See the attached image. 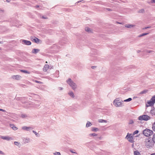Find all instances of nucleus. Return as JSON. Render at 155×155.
Returning <instances> with one entry per match:
<instances>
[{
    "instance_id": "obj_20",
    "label": "nucleus",
    "mask_w": 155,
    "mask_h": 155,
    "mask_svg": "<svg viewBox=\"0 0 155 155\" xmlns=\"http://www.w3.org/2000/svg\"><path fill=\"white\" fill-rule=\"evenodd\" d=\"M92 124L89 121H87L86 125V127H88L90 126H91L92 125Z\"/></svg>"
},
{
    "instance_id": "obj_38",
    "label": "nucleus",
    "mask_w": 155,
    "mask_h": 155,
    "mask_svg": "<svg viewBox=\"0 0 155 155\" xmlns=\"http://www.w3.org/2000/svg\"><path fill=\"white\" fill-rule=\"evenodd\" d=\"M152 128L153 130L155 131V122L153 124Z\"/></svg>"
},
{
    "instance_id": "obj_26",
    "label": "nucleus",
    "mask_w": 155,
    "mask_h": 155,
    "mask_svg": "<svg viewBox=\"0 0 155 155\" xmlns=\"http://www.w3.org/2000/svg\"><path fill=\"white\" fill-rule=\"evenodd\" d=\"M145 52L149 53H152V54L154 53V51H153L149 50H145Z\"/></svg>"
},
{
    "instance_id": "obj_46",
    "label": "nucleus",
    "mask_w": 155,
    "mask_h": 155,
    "mask_svg": "<svg viewBox=\"0 0 155 155\" xmlns=\"http://www.w3.org/2000/svg\"><path fill=\"white\" fill-rule=\"evenodd\" d=\"M0 111H2L4 112H6V110H5L2 109H0Z\"/></svg>"
},
{
    "instance_id": "obj_32",
    "label": "nucleus",
    "mask_w": 155,
    "mask_h": 155,
    "mask_svg": "<svg viewBox=\"0 0 155 155\" xmlns=\"http://www.w3.org/2000/svg\"><path fill=\"white\" fill-rule=\"evenodd\" d=\"M33 132L35 134V135L37 137H40V134H39L37 133L34 130H33Z\"/></svg>"
},
{
    "instance_id": "obj_42",
    "label": "nucleus",
    "mask_w": 155,
    "mask_h": 155,
    "mask_svg": "<svg viewBox=\"0 0 155 155\" xmlns=\"http://www.w3.org/2000/svg\"><path fill=\"white\" fill-rule=\"evenodd\" d=\"M139 132L138 130H136L134 131L133 133V135H135V134H137Z\"/></svg>"
},
{
    "instance_id": "obj_5",
    "label": "nucleus",
    "mask_w": 155,
    "mask_h": 155,
    "mask_svg": "<svg viewBox=\"0 0 155 155\" xmlns=\"http://www.w3.org/2000/svg\"><path fill=\"white\" fill-rule=\"evenodd\" d=\"M119 99V98H116L113 101V104L116 107H120L123 106L122 102Z\"/></svg>"
},
{
    "instance_id": "obj_57",
    "label": "nucleus",
    "mask_w": 155,
    "mask_h": 155,
    "mask_svg": "<svg viewBox=\"0 0 155 155\" xmlns=\"http://www.w3.org/2000/svg\"><path fill=\"white\" fill-rule=\"evenodd\" d=\"M39 7V6L38 5H37V6H36V7L37 8H38V7Z\"/></svg>"
},
{
    "instance_id": "obj_37",
    "label": "nucleus",
    "mask_w": 155,
    "mask_h": 155,
    "mask_svg": "<svg viewBox=\"0 0 155 155\" xmlns=\"http://www.w3.org/2000/svg\"><path fill=\"white\" fill-rule=\"evenodd\" d=\"M152 140L153 141L154 143H155V134L153 135Z\"/></svg>"
},
{
    "instance_id": "obj_36",
    "label": "nucleus",
    "mask_w": 155,
    "mask_h": 155,
    "mask_svg": "<svg viewBox=\"0 0 155 155\" xmlns=\"http://www.w3.org/2000/svg\"><path fill=\"white\" fill-rule=\"evenodd\" d=\"M138 12L140 13H143L144 12V10L143 9H141Z\"/></svg>"
},
{
    "instance_id": "obj_9",
    "label": "nucleus",
    "mask_w": 155,
    "mask_h": 155,
    "mask_svg": "<svg viewBox=\"0 0 155 155\" xmlns=\"http://www.w3.org/2000/svg\"><path fill=\"white\" fill-rule=\"evenodd\" d=\"M20 42L24 45H29V41L21 39L20 40Z\"/></svg>"
},
{
    "instance_id": "obj_33",
    "label": "nucleus",
    "mask_w": 155,
    "mask_h": 155,
    "mask_svg": "<svg viewBox=\"0 0 155 155\" xmlns=\"http://www.w3.org/2000/svg\"><path fill=\"white\" fill-rule=\"evenodd\" d=\"M150 100L153 103L155 102V95L153 96L151 99Z\"/></svg>"
},
{
    "instance_id": "obj_47",
    "label": "nucleus",
    "mask_w": 155,
    "mask_h": 155,
    "mask_svg": "<svg viewBox=\"0 0 155 155\" xmlns=\"http://www.w3.org/2000/svg\"><path fill=\"white\" fill-rule=\"evenodd\" d=\"M151 2L152 3H155V0H151Z\"/></svg>"
},
{
    "instance_id": "obj_52",
    "label": "nucleus",
    "mask_w": 155,
    "mask_h": 155,
    "mask_svg": "<svg viewBox=\"0 0 155 155\" xmlns=\"http://www.w3.org/2000/svg\"><path fill=\"white\" fill-rule=\"evenodd\" d=\"M140 51H140V50H137V53H139L140 52Z\"/></svg>"
},
{
    "instance_id": "obj_53",
    "label": "nucleus",
    "mask_w": 155,
    "mask_h": 155,
    "mask_svg": "<svg viewBox=\"0 0 155 155\" xmlns=\"http://www.w3.org/2000/svg\"><path fill=\"white\" fill-rule=\"evenodd\" d=\"M11 1V0H6V2H9Z\"/></svg>"
},
{
    "instance_id": "obj_4",
    "label": "nucleus",
    "mask_w": 155,
    "mask_h": 155,
    "mask_svg": "<svg viewBox=\"0 0 155 155\" xmlns=\"http://www.w3.org/2000/svg\"><path fill=\"white\" fill-rule=\"evenodd\" d=\"M143 133V135L146 137L150 136L153 133V132L152 130L148 129H146L144 130Z\"/></svg>"
},
{
    "instance_id": "obj_58",
    "label": "nucleus",
    "mask_w": 155,
    "mask_h": 155,
    "mask_svg": "<svg viewBox=\"0 0 155 155\" xmlns=\"http://www.w3.org/2000/svg\"><path fill=\"white\" fill-rule=\"evenodd\" d=\"M31 44V42L30 41V45Z\"/></svg>"
},
{
    "instance_id": "obj_45",
    "label": "nucleus",
    "mask_w": 155,
    "mask_h": 155,
    "mask_svg": "<svg viewBox=\"0 0 155 155\" xmlns=\"http://www.w3.org/2000/svg\"><path fill=\"white\" fill-rule=\"evenodd\" d=\"M102 139V137H97L96 138V140H101Z\"/></svg>"
},
{
    "instance_id": "obj_10",
    "label": "nucleus",
    "mask_w": 155,
    "mask_h": 155,
    "mask_svg": "<svg viewBox=\"0 0 155 155\" xmlns=\"http://www.w3.org/2000/svg\"><path fill=\"white\" fill-rule=\"evenodd\" d=\"M49 68V65L48 64H45L43 68V70L45 72L47 71Z\"/></svg>"
},
{
    "instance_id": "obj_44",
    "label": "nucleus",
    "mask_w": 155,
    "mask_h": 155,
    "mask_svg": "<svg viewBox=\"0 0 155 155\" xmlns=\"http://www.w3.org/2000/svg\"><path fill=\"white\" fill-rule=\"evenodd\" d=\"M35 82L37 83H39V84H42V82L40 81H38L35 80Z\"/></svg>"
},
{
    "instance_id": "obj_56",
    "label": "nucleus",
    "mask_w": 155,
    "mask_h": 155,
    "mask_svg": "<svg viewBox=\"0 0 155 155\" xmlns=\"http://www.w3.org/2000/svg\"><path fill=\"white\" fill-rule=\"evenodd\" d=\"M134 144H132V147H134Z\"/></svg>"
},
{
    "instance_id": "obj_51",
    "label": "nucleus",
    "mask_w": 155,
    "mask_h": 155,
    "mask_svg": "<svg viewBox=\"0 0 155 155\" xmlns=\"http://www.w3.org/2000/svg\"><path fill=\"white\" fill-rule=\"evenodd\" d=\"M107 10H108V11H111V9L110 8H107Z\"/></svg>"
},
{
    "instance_id": "obj_61",
    "label": "nucleus",
    "mask_w": 155,
    "mask_h": 155,
    "mask_svg": "<svg viewBox=\"0 0 155 155\" xmlns=\"http://www.w3.org/2000/svg\"><path fill=\"white\" fill-rule=\"evenodd\" d=\"M118 23H119V24H121V23H119V22H118Z\"/></svg>"
},
{
    "instance_id": "obj_19",
    "label": "nucleus",
    "mask_w": 155,
    "mask_h": 155,
    "mask_svg": "<svg viewBox=\"0 0 155 155\" xmlns=\"http://www.w3.org/2000/svg\"><path fill=\"white\" fill-rule=\"evenodd\" d=\"M69 95L72 98H74L75 97L74 95L73 92L72 91H70L68 93Z\"/></svg>"
},
{
    "instance_id": "obj_21",
    "label": "nucleus",
    "mask_w": 155,
    "mask_h": 155,
    "mask_svg": "<svg viewBox=\"0 0 155 155\" xmlns=\"http://www.w3.org/2000/svg\"><path fill=\"white\" fill-rule=\"evenodd\" d=\"M10 127L14 130H15L18 129L17 127H16L13 124H10Z\"/></svg>"
},
{
    "instance_id": "obj_25",
    "label": "nucleus",
    "mask_w": 155,
    "mask_h": 155,
    "mask_svg": "<svg viewBox=\"0 0 155 155\" xmlns=\"http://www.w3.org/2000/svg\"><path fill=\"white\" fill-rule=\"evenodd\" d=\"M97 136V134L95 133H93L90 134H89V136L90 137H96Z\"/></svg>"
},
{
    "instance_id": "obj_40",
    "label": "nucleus",
    "mask_w": 155,
    "mask_h": 155,
    "mask_svg": "<svg viewBox=\"0 0 155 155\" xmlns=\"http://www.w3.org/2000/svg\"><path fill=\"white\" fill-rule=\"evenodd\" d=\"M133 123H134V121H133V120H130L129 122V124H132Z\"/></svg>"
},
{
    "instance_id": "obj_35",
    "label": "nucleus",
    "mask_w": 155,
    "mask_h": 155,
    "mask_svg": "<svg viewBox=\"0 0 155 155\" xmlns=\"http://www.w3.org/2000/svg\"><path fill=\"white\" fill-rule=\"evenodd\" d=\"M148 34V33H143V34H141L140 35L138 36V37H142V36H144V35H147Z\"/></svg>"
},
{
    "instance_id": "obj_62",
    "label": "nucleus",
    "mask_w": 155,
    "mask_h": 155,
    "mask_svg": "<svg viewBox=\"0 0 155 155\" xmlns=\"http://www.w3.org/2000/svg\"><path fill=\"white\" fill-rule=\"evenodd\" d=\"M94 66H93V67H92V68H94Z\"/></svg>"
},
{
    "instance_id": "obj_30",
    "label": "nucleus",
    "mask_w": 155,
    "mask_h": 155,
    "mask_svg": "<svg viewBox=\"0 0 155 155\" xmlns=\"http://www.w3.org/2000/svg\"><path fill=\"white\" fill-rule=\"evenodd\" d=\"M70 151L73 153H75L76 154H77V153L76 152L75 150H72V149H70L69 150Z\"/></svg>"
},
{
    "instance_id": "obj_49",
    "label": "nucleus",
    "mask_w": 155,
    "mask_h": 155,
    "mask_svg": "<svg viewBox=\"0 0 155 155\" xmlns=\"http://www.w3.org/2000/svg\"><path fill=\"white\" fill-rule=\"evenodd\" d=\"M0 154H2L3 155L4 154V153L3 152H2V151H1V150H0Z\"/></svg>"
},
{
    "instance_id": "obj_6",
    "label": "nucleus",
    "mask_w": 155,
    "mask_h": 155,
    "mask_svg": "<svg viewBox=\"0 0 155 155\" xmlns=\"http://www.w3.org/2000/svg\"><path fill=\"white\" fill-rule=\"evenodd\" d=\"M125 138L127 139L129 142L131 143H134V142L133 139V135L132 134L128 133Z\"/></svg>"
},
{
    "instance_id": "obj_28",
    "label": "nucleus",
    "mask_w": 155,
    "mask_h": 155,
    "mask_svg": "<svg viewBox=\"0 0 155 155\" xmlns=\"http://www.w3.org/2000/svg\"><path fill=\"white\" fill-rule=\"evenodd\" d=\"M147 103L149 104V106H152L153 105L154 103L153 102H152V101H151L150 100V101L148 102H147Z\"/></svg>"
},
{
    "instance_id": "obj_60",
    "label": "nucleus",
    "mask_w": 155,
    "mask_h": 155,
    "mask_svg": "<svg viewBox=\"0 0 155 155\" xmlns=\"http://www.w3.org/2000/svg\"><path fill=\"white\" fill-rule=\"evenodd\" d=\"M2 50L1 48H0V51H1Z\"/></svg>"
},
{
    "instance_id": "obj_59",
    "label": "nucleus",
    "mask_w": 155,
    "mask_h": 155,
    "mask_svg": "<svg viewBox=\"0 0 155 155\" xmlns=\"http://www.w3.org/2000/svg\"><path fill=\"white\" fill-rule=\"evenodd\" d=\"M149 27H146V28H145V29H147V28H149Z\"/></svg>"
},
{
    "instance_id": "obj_1",
    "label": "nucleus",
    "mask_w": 155,
    "mask_h": 155,
    "mask_svg": "<svg viewBox=\"0 0 155 155\" xmlns=\"http://www.w3.org/2000/svg\"><path fill=\"white\" fill-rule=\"evenodd\" d=\"M144 143L145 146L147 148H151L153 146L154 143L150 138H147L145 139Z\"/></svg>"
},
{
    "instance_id": "obj_3",
    "label": "nucleus",
    "mask_w": 155,
    "mask_h": 155,
    "mask_svg": "<svg viewBox=\"0 0 155 155\" xmlns=\"http://www.w3.org/2000/svg\"><path fill=\"white\" fill-rule=\"evenodd\" d=\"M67 83L72 87L73 90H75L77 87L76 85L71 78H69L66 81Z\"/></svg>"
},
{
    "instance_id": "obj_12",
    "label": "nucleus",
    "mask_w": 155,
    "mask_h": 155,
    "mask_svg": "<svg viewBox=\"0 0 155 155\" xmlns=\"http://www.w3.org/2000/svg\"><path fill=\"white\" fill-rule=\"evenodd\" d=\"M33 97L35 98H37V97H39V96L38 95L32 94L30 93V97Z\"/></svg>"
},
{
    "instance_id": "obj_13",
    "label": "nucleus",
    "mask_w": 155,
    "mask_h": 155,
    "mask_svg": "<svg viewBox=\"0 0 155 155\" xmlns=\"http://www.w3.org/2000/svg\"><path fill=\"white\" fill-rule=\"evenodd\" d=\"M40 51V50L38 49H34L32 51V53L33 54H36L38 53Z\"/></svg>"
},
{
    "instance_id": "obj_22",
    "label": "nucleus",
    "mask_w": 155,
    "mask_h": 155,
    "mask_svg": "<svg viewBox=\"0 0 155 155\" xmlns=\"http://www.w3.org/2000/svg\"><path fill=\"white\" fill-rule=\"evenodd\" d=\"M150 113L152 115H155V108H153V109H151L150 110Z\"/></svg>"
},
{
    "instance_id": "obj_17",
    "label": "nucleus",
    "mask_w": 155,
    "mask_h": 155,
    "mask_svg": "<svg viewBox=\"0 0 155 155\" xmlns=\"http://www.w3.org/2000/svg\"><path fill=\"white\" fill-rule=\"evenodd\" d=\"M23 142L24 143H28L29 141L28 138H27L25 137H23L22 138Z\"/></svg>"
},
{
    "instance_id": "obj_55",
    "label": "nucleus",
    "mask_w": 155,
    "mask_h": 155,
    "mask_svg": "<svg viewBox=\"0 0 155 155\" xmlns=\"http://www.w3.org/2000/svg\"><path fill=\"white\" fill-rule=\"evenodd\" d=\"M0 44H3V42L2 41H0Z\"/></svg>"
},
{
    "instance_id": "obj_18",
    "label": "nucleus",
    "mask_w": 155,
    "mask_h": 155,
    "mask_svg": "<svg viewBox=\"0 0 155 155\" xmlns=\"http://www.w3.org/2000/svg\"><path fill=\"white\" fill-rule=\"evenodd\" d=\"M147 91H148L147 90H144L143 91L140 92L138 94V95H140L142 94H145L147 92Z\"/></svg>"
},
{
    "instance_id": "obj_43",
    "label": "nucleus",
    "mask_w": 155,
    "mask_h": 155,
    "mask_svg": "<svg viewBox=\"0 0 155 155\" xmlns=\"http://www.w3.org/2000/svg\"><path fill=\"white\" fill-rule=\"evenodd\" d=\"M14 144L18 146V145L20 144V143L18 142H15Z\"/></svg>"
},
{
    "instance_id": "obj_39",
    "label": "nucleus",
    "mask_w": 155,
    "mask_h": 155,
    "mask_svg": "<svg viewBox=\"0 0 155 155\" xmlns=\"http://www.w3.org/2000/svg\"><path fill=\"white\" fill-rule=\"evenodd\" d=\"M54 155H61V153L59 152H55L53 153Z\"/></svg>"
},
{
    "instance_id": "obj_54",
    "label": "nucleus",
    "mask_w": 155,
    "mask_h": 155,
    "mask_svg": "<svg viewBox=\"0 0 155 155\" xmlns=\"http://www.w3.org/2000/svg\"><path fill=\"white\" fill-rule=\"evenodd\" d=\"M151 155H155V153L151 154Z\"/></svg>"
},
{
    "instance_id": "obj_34",
    "label": "nucleus",
    "mask_w": 155,
    "mask_h": 155,
    "mask_svg": "<svg viewBox=\"0 0 155 155\" xmlns=\"http://www.w3.org/2000/svg\"><path fill=\"white\" fill-rule=\"evenodd\" d=\"M21 71L22 72H23L25 73H29V72H28V71L25 70H21Z\"/></svg>"
},
{
    "instance_id": "obj_29",
    "label": "nucleus",
    "mask_w": 155,
    "mask_h": 155,
    "mask_svg": "<svg viewBox=\"0 0 155 155\" xmlns=\"http://www.w3.org/2000/svg\"><path fill=\"white\" fill-rule=\"evenodd\" d=\"M98 122L99 123H103V122L107 123V121L106 120H104L99 119V120H98Z\"/></svg>"
},
{
    "instance_id": "obj_63",
    "label": "nucleus",
    "mask_w": 155,
    "mask_h": 155,
    "mask_svg": "<svg viewBox=\"0 0 155 155\" xmlns=\"http://www.w3.org/2000/svg\"><path fill=\"white\" fill-rule=\"evenodd\" d=\"M94 66H93V67H92V68H94Z\"/></svg>"
},
{
    "instance_id": "obj_7",
    "label": "nucleus",
    "mask_w": 155,
    "mask_h": 155,
    "mask_svg": "<svg viewBox=\"0 0 155 155\" xmlns=\"http://www.w3.org/2000/svg\"><path fill=\"white\" fill-rule=\"evenodd\" d=\"M150 119V117L147 115H143L139 116L138 117V119L140 120H144L147 121Z\"/></svg>"
},
{
    "instance_id": "obj_14",
    "label": "nucleus",
    "mask_w": 155,
    "mask_h": 155,
    "mask_svg": "<svg viewBox=\"0 0 155 155\" xmlns=\"http://www.w3.org/2000/svg\"><path fill=\"white\" fill-rule=\"evenodd\" d=\"M91 130L92 132H96L99 131V129L97 127H92Z\"/></svg>"
},
{
    "instance_id": "obj_48",
    "label": "nucleus",
    "mask_w": 155,
    "mask_h": 155,
    "mask_svg": "<svg viewBox=\"0 0 155 155\" xmlns=\"http://www.w3.org/2000/svg\"><path fill=\"white\" fill-rule=\"evenodd\" d=\"M42 18L43 19H46L47 18L46 17H45V16H43L42 17Z\"/></svg>"
},
{
    "instance_id": "obj_50",
    "label": "nucleus",
    "mask_w": 155,
    "mask_h": 155,
    "mask_svg": "<svg viewBox=\"0 0 155 155\" xmlns=\"http://www.w3.org/2000/svg\"><path fill=\"white\" fill-rule=\"evenodd\" d=\"M58 89L60 90H62L63 89V88L62 87H59Z\"/></svg>"
},
{
    "instance_id": "obj_24",
    "label": "nucleus",
    "mask_w": 155,
    "mask_h": 155,
    "mask_svg": "<svg viewBox=\"0 0 155 155\" xmlns=\"http://www.w3.org/2000/svg\"><path fill=\"white\" fill-rule=\"evenodd\" d=\"M134 155H141L140 152L138 150H136L134 151Z\"/></svg>"
},
{
    "instance_id": "obj_23",
    "label": "nucleus",
    "mask_w": 155,
    "mask_h": 155,
    "mask_svg": "<svg viewBox=\"0 0 155 155\" xmlns=\"http://www.w3.org/2000/svg\"><path fill=\"white\" fill-rule=\"evenodd\" d=\"M22 129L24 130L28 131L29 130V127L26 126H23L22 127Z\"/></svg>"
},
{
    "instance_id": "obj_41",
    "label": "nucleus",
    "mask_w": 155,
    "mask_h": 155,
    "mask_svg": "<svg viewBox=\"0 0 155 155\" xmlns=\"http://www.w3.org/2000/svg\"><path fill=\"white\" fill-rule=\"evenodd\" d=\"M27 117V116L25 114H22L21 115V117L22 118H26Z\"/></svg>"
},
{
    "instance_id": "obj_16",
    "label": "nucleus",
    "mask_w": 155,
    "mask_h": 155,
    "mask_svg": "<svg viewBox=\"0 0 155 155\" xmlns=\"http://www.w3.org/2000/svg\"><path fill=\"white\" fill-rule=\"evenodd\" d=\"M135 26V25H130V24H127L125 25V27L128 28H133Z\"/></svg>"
},
{
    "instance_id": "obj_8",
    "label": "nucleus",
    "mask_w": 155,
    "mask_h": 155,
    "mask_svg": "<svg viewBox=\"0 0 155 155\" xmlns=\"http://www.w3.org/2000/svg\"><path fill=\"white\" fill-rule=\"evenodd\" d=\"M31 40L32 41L35 42L37 44H39L41 42V41L40 40L36 37H35L34 38H31Z\"/></svg>"
},
{
    "instance_id": "obj_31",
    "label": "nucleus",
    "mask_w": 155,
    "mask_h": 155,
    "mask_svg": "<svg viewBox=\"0 0 155 155\" xmlns=\"http://www.w3.org/2000/svg\"><path fill=\"white\" fill-rule=\"evenodd\" d=\"M85 30L88 32H91V29L89 28H87V27H86L85 28Z\"/></svg>"
},
{
    "instance_id": "obj_15",
    "label": "nucleus",
    "mask_w": 155,
    "mask_h": 155,
    "mask_svg": "<svg viewBox=\"0 0 155 155\" xmlns=\"http://www.w3.org/2000/svg\"><path fill=\"white\" fill-rule=\"evenodd\" d=\"M1 138L4 140H9L11 139V137H10L8 136H2Z\"/></svg>"
},
{
    "instance_id": "obj_11",
    "label": "nucleus",
    "mask_w": 155,
    "mask_h": 155,
    "mask_svg": "<svg viewBox=\"0 0 155 155\" xmlns=\"http://www.w3.org/2000/svg\"><path fill=\"white\" fill-rule=\"evenodd\" d=\"M21 77V76L19 75H13L12 76V78L16 80H19Z\"/></svg>"
},
{
    "instance_id": "obj_2",
    "label": "nucleus",
    "mask_w": 155,
    "mask_h": 155,
    "mask_svg": "<svg viewBox=\"0 0 155 155\" xmlns=\"http://www.w3.org/2000/svg\"><path fill=\"white\" fill-rule=\"evenodd\" d=\"M31 101H30V107H33L35 108H38L41 104V101L36 100H32L31 99Z\"/></svg>"
},
{
    "instance_id": "obj_27",
    "label": "nucleus",
    "mask_w": 155,
    "mask_h": 155,
    "mask_svg": "<svg viewBox=\"0 0 155 155\" xmlns=\"http://www.w3.org/2000/svg\"><path fill=\"white\" fill-rule=\"evenodd\" d=\"M132 100V99L131 98H129L127 99L124 100V101H122V102H128L131 101Z\"/></svg>"
}]
</instances>
